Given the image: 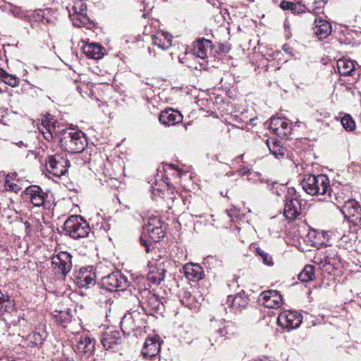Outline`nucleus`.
Masks as SVG:
<instances>
[{
  "mask_svg": "<svg viewBox=\"0 0 361 361\" xmlns=\"http://www.w3.org/2000/svg\"><path fill=\"white\" fill-rule=\"evenodd\" d=\"M59 142L61 148L70 154H80L87 145L85 134L74 130H62Z\"/></svg>",
  "mask_w": 361,
  "mask_h": 361,
  "instance_id": "f257e3e1",
  "label": "nucleus"
},
{
  "mask_svg": "<svg viewBox=\"0 0 361 361\" xmlns=\"http://www.w3.org/2000/svg\"><path fill=\"white\" fill-rule=\"evenodd\" d=\"M303 190L310 195H326L330 186L329 179L324 174L306 175L300 183Z\"/></svg>",
  "mask_w": 361,
  "mask_h": 361,
  "instance_id": "f03ea898",
  "label": "nucleus"
},
{
  "mask_svg": "<svg viewBox=\"0 0 361 361\" xmlns=\"http://www.w3.org/2000/svg\"><path fill=\"white\" fill-rule=\"evenodd\" d=\"M64 232L74 239L87 237L90 231L88 223L78 215L68 217L63 226Z\"/></svg>",
  "mask_w": 361,
  "mask_h": 361,
  "instance_id": "7ed1b4c3",
  "label": "nucleus"
},
{
  "mask_svg": "<svg viewBox=\"0 0 361 361\" xmlns=\"http://www.w3.org/2000/svg\"><path fill=\"white\" fill-rule=\"evenodd\" d=\"M69 166V161L61 154L48 155L45 160L47 171L56 177L65 175L68 172Z\"/></svg>",
  "mask_w": 361,
  "mask_h": 361,
  "instance_id": "20e7f679",
  "label": "nucleus"
},
{
  "mask_svg": "<svg viewBox=\"0 0 361 361\" xmlns=\"http://www.w3.org/2000/svg\"><path fill=\"white\" fill-rule=\"evenodd\" d=\"M24 199L35 207L49 209L51 200L48 192H44L38 185H31L24 191Z\"/></svg>",
  "mask_w": 361,
  "mask_h": 361,
  "instance_id": "39448f33",
  "label": "nucleus"
},
{
  "mask_svg": "<svg viewBox=\"0 0 361 361\" xmlns=\"http://www.w3.org/2000/svg\"><path fill=\"white\" fill-rule=\"evenodd\" d=\"M102 286L109 291H123L129 286L128 278L120 271H114L102 277Z\"/></svg>",
  "mask_w": 361,
  "mask_h": 361,
  "instance_id": "423d86ee",
  "label": "nucleus"
},
{
  "mask_svg": "<svg viewBox=\"0 0 361 361\" xmlns=\"http://www.w3.org/2000/svg\"><path fill=\"white\" fill-rule=\"evenodd\" d=\"M299 197L300 195L294 188L288 190V197L286 196L283 209V214L286 219L294 220L300 214L301 203Z\"/></svg>",
  "mask_w": 361,
  "mask_h": 361,
  "instance_id": "0eeeda50",
  "label": "nucleus"
},
{
  "mask_svg": "<svg viewBox=\"0 0 361 361\" xmlns=\"http://www.w3.org/2000/svg\"><path fill=\"white\" fill-rule=\"evenodd\" d=\"M340 210L345 219L361 228V206L357 200L348 198V201L341 205Z\"/></svg>",
  "mask_w": 361,
  "mask_h": 361,
  "instance_id": "6e6552de",
  "label": "nucleus"
},
{
  "mask_svg": "<svg viewBox=\"0 0 361 361\" xmlns=\"http://www.w3.org/2000/svg\"><path fill=\"white\" fill-rule=\"evenodd\" d=\"M73 281L78 288H90L96 283V274L93 267L80 268L74 272Z\"/></svg>",
  "mask_w": 361,
  "mask_h": 361,
  "instance_id": "1a4fd4ad",
  "label": "nucleus"
},
{
  "mask_svg": "<svg viewBox=\"0 0 361 361\" xmlns=\"http://www.w3.org/2000/svg\"><path fill=\"white\" fill-rule=\"evenodd\" d=\"M302 321V316L297 311L285 310L278 316L279 324L288 330L299 327Z\"/></svg>",
  "mask_w": 361,
  "mask_h": 361,
  "instance_id": "9d476101",
  "label": "nucleus"
},
{
  "mask_svg": "<svg viewBox=\"0 0 361 361\" xmlns=\"http://www.w3.org/2000/svg\"><path fill=\"white\" fill-rule=\"evenodd\" d=\"M138 300L144 311L152 314V311H157L159 309L161 301L158 296L152 293L149 289H143L139 293Z\"/></svg>",
  "mask_w": 361,
  "mask_h": 361,
  "instance_id": "9b49d317",
  "label": "nucleus"
},
{
  "mask_svg": "<svg viewBox=\"0 0 361 361\" xmlns=\"http://www.w3.org/2000/svg\"><path fill=\"white\" fill-rule=\"evenodd\" d=\"M101 341L104 348L116 351L121 347L124 338L118 330H107L103 333Z\"/></svg>",
  "mask_w": 361,
  "mask_h": 361,
  "instance_id": "f8f14e48",
  "label": "nucleus"
},
{
  "mask_svg": "<svg viewBox=\"0 0 361 361\" xmlns=\"http://www.w3.org/2000/svg\"><path fill=\"white\" fill-rule=\"evenodd\" d=\"M72 256L67 252H60L51 257V264L63 276H66L72 268Z\"/></svg>",
  "mask_w": 361,
  "mask_h": 361,
  "instance_id": "ddd939ff",
  "label": "nucleus"
},
{
  "mask_svg": "<svg viewBox=\"0 0 361 361\" xmlns=\"http://www.w3.org/2000/svg\"><path fill=\"white\" fill-rule=\"evenodd\" d=\"M260 304L271 309L279 308L282 302L281 294L275 290H269L262 292L259 297Z\"/></svg>",
  "mask_w": 361,
  "mask_h": 361,
  "instance_id": "4468645a",
  "label": "nucleus"
},
{
  "mask_svg": "<svg viewBox=\"0 0 361 361\" xmlns=\"http://www.w3.org/2000/svg\"><path fill=\"white\" fill-rule=\"evenodd\" d=\"M146 230L149 237L155 242H159L165 235V227L157 217L149 218L146 224Z\"/></svg>",
  "mask_w": 361,
  "mask_h": 361,
  "instance_id": "2eb2a0df",
  "label": "nucleus"
},
{
  "mask_svg": "<svg viewBox=\"0 0 361 361\" xmlns=\"http://www.w3.org/2000/svg\"><path fill=\"white\" fill-rule=\"evenodd\" d=\"M348 192V188H338L336 187L329 188V191L326 193V196L324 199L326 201H329L336 205L338 207H341L339 204H344L348 201V198H350L347 193Z\"/></svg>",
  "mask_w": 361,
  "mask_h": 361,
  "instance_id": "dca6fc26",
  "label": "nucleus"
},
{
  "mask_svg": "<svg viewBox=\"0 0 361 361\" xmlns=\"http://www.w3.org/2000/svg\"><path fill=\"white\" fill-rule=\"evenodd\" d=\"M75 347L78 352L82 355H92L95 350V340L87 335H80L75 338Z\"/></svg>",
  "mask_w": 361,
  "mask_h": 361,
  "instance_id": "f3484780",
  "label": "nucleus"
},
{
  "mask_svg": "<svg viewBox=\"0 0 361 361\" xmlns=\"http://www.w3.org/2000/svg\"><path fill=\"white\" fill-rule=\"evenodd\" d=\"M269 128L279 137H286L290 133L289 123L281 118L271 117Z\"/></svg>",
  "mask_w": 361,
  "mask_h": 361,
  "instance_id": "a211bd4d",
  "label": "nucleus"
},
{
  "mask_svg": "<svg viewBox=\"0 0 361 361\" xmlns=\"http://www.w3.org/2000/svg\"><path fill=\"white\" fill-rule=\"evenodd\" d=\"M212 41L204 37L199 38L193 43L192 54L202 59L207 57L208 52L212 50Z\"/></svg>",
  "mask_w": 361,
  "mask_h": 361,
  "instance_id": "6ab92c4d",
  "label": "nucleus"
},
{
  "mask_svg": "<svg viewBox=\"0 0 361 361\" xmlns=\"http://www.w3.org/2000/svg\"><path fill=\"white\" fill-rule=\"evenodd\" d=\"M159 120L162 124L170 126L180 123L183 116L178 111L167 109L161 112Z\"/></svg>",
  "mask_w": 361,
  "mask_h": 361,
  "instance_id": "aec40b11",
  "label": "nucleus"
},
{
  "mask_svg": "<svg viewBox=\"0 0 361 361\" xmlns=\"http://www.w3.org/2000/svg\"><path fill=\"white\" fill-rule=\"evenodd\" d=\"M160 350V343L155 337H148L146 338L142 353L145 358H152L157 356Z\"/></svg>",
  "mask_w": 361,
  "mask_h": 361,
  "instance_id": "412c9836",
  "label": "nucleus"
},
{
  "mask_svg": "<svg viewBox=\"0 0 361 361\" xmlns=\"http://www.w3.org/2000/svg\"><path fill=\"white\" fill-rule=\"evenodd\" d=\"M314 32L319 39H326L332 32L331 24L321 18L314 20Z\"/></svg>",
  "mask_w": 361,
  "mask_h": 361,
  "instance_id": "4be33fe9",
  "label": "nucleus"
},
{
  "mask_svg": "<svg viewBox=\"0 0 361 361\" xmlns=\"http://www.w3.org/2000/svg\"><path fill=\"white\" fill-rule=\"evenodd\" d=\"M185 275L190 281H197L204 276V271L198 264L188 263L183 267Z\"/></svg>",
  "mask_w": 361,
  "mask_h": 361,
  "instance_id": "5701e85b",
  "label": "nucleus"
},
{
  "mask_svg": "<svg viewBox=\"0 0 361 361\" xmlns=\"http://www.w3.org/2000/svg\"><path fill=\"white\" fill-rule=\"evenodd\" d=\"M173 37L167 32H159L152 36V43L162 50H166L171 47Z\"/></svg>",
  "mask_w": 361,
  "mask_h": 361,
  "instance_id": "b1692460",
  "label": "nucleus"
},
{
  "mask_svg": "<svg viewBox=\"0 0 361 361\" xmlns=\"http://www.w3.org/2000/svg\"><path fill=\"white\" fill-rule=\"evenodd\" d=\"M104 48L98 44L90 43L85 44L83 48V53L90 59H99L104 56Z\"/></svg>",
  "mask_w": 361,
  "mask_h": 361,
  "instance_id": "393cba45",
  "label": "nucleus"
},
{
  "mask_svg": "<svg viewBox=\"0 0 361 361\" xmlns=\"http://www.w3.org/2000/svg\"><path fill=\"white\" fill-rule=\"evenodd\" d=\"M337 68L339 74L343 76L353 75L355 72L354 62L348 59H339L337 61Z\"/></svg>",
  "mask_w": 361,
  "mask_h": 361,
  "instance_id": "a878e982",
  "label": "nucleus"
},
{
  "mask_svg": "<svg viewBox=\"0 0 361 361\" xmlns=\"http://www.w3.org/2000/svg\"><path fill=\"white\" fill-rule=\"evenodd\" d=\"M121 327L123 332L127 331L130 334L135 331L140 326L136 323L132 314H126L121 321Z\"/></svg>",
  "mask_w": 361,
  "mask_h": 361,
  "instance_id": "bb28decb",
  "label": "nucleus"
},
{
  "mask_svg": "<svg viewBox=\"0 0 361 361\" xmlns=\"http://www.w3.org/2000/svg\"><path fill=\"white\" fill-rule=\"evenodd\" d=\"M46 338V334L43 330L39 331H32L28 334L26 341L27 345L30 347H35L43 343Z\"/></svg>",
  "mask_w": 361,
  "mask_h": 361,
  "instance_id": "cd10ccee",
  "label": "nucleus"
},
{
  "mask_svg": "<svg viewBox=\"0 0 361 361\" xmlns=\"http://www.w3.org/2000/svg\"><path fill=\"white\" fill-rule=\"evenodd\" d=\"M298 279L302 282H309L315 278L314 267L307 264L305 266L302 271L298 274Z\"/></svg>",
  "mask_w": 361,
  "mask_h": 361,
  "instance_id": "c85d7f7f",
  "label": "nucleus"
},
{
  "mask_svg": "<svg viewBox=\"0 0 361 361\" xmlns=\"http://www.w3.org/2000/svg\"><path fill=\"white\" fill-rule=\"evenodd\" d=\"M227 334L228 331L225 327L219 328L216 331L215 334L212 335V338H204L200 341L201 344L202 345V348L204 349L209 348V347L214 345V343L212 341V339H214L216 342L217 338L223 337Z\"/></svg>",
  "mask_w": 361,
  "mask_h": 361,
  "instance_id": "c756f323",
  "label": "nucleus"
},
{
  "mask_svg": "<svg viewBox=\"0 0 361 361\" xmlns=\"http://www.w3.org/2000/svg\"><path fill=\"white\" fill-rule=\"evenodd\" d=\"M267 145L270 152L276 158L283 157L285 149L281 146V142L279 140H276L273 141L271 145H270L269 140H267Z\"/></svg>",
  "mask_w": 361,
  "mask_h": 361,
  "instance_id": "7c9ffc66",
  "label": "nucleus"
},
{
  "mask_svg": "<svg viewBox=\"0 0 361 361\" xmlns=\"http://www.w3.org/2000/svg\"><path fill=\"white\" fill-rule=\"evenodd\" d=\"M180 301L183 305L188 307L191 310H196L197 309V306L195 302L194 297H192L191 293L188 291H184L183 293Z\"/></svg>",
  "mask_w": 361,
  "mask_h": 361,
  "instance_id": "2f4dec72",
  "label": "nucleus"
},
{
  "mask_svg": "<svg viewBox=\"0 0 361 361\" xmlns=\"http://www.w3.org/2000/svg\"><path fill=\"white\" fill-rule=\"evenodd\" d=\"M298 4H295V3H293L292 1H282L280 4V7L283 9V10H290V11H293L294 13H303L305 12V10H304V6H300L299 5V9H298Z\"/></svg>",
  "mask_w": 361,
  "mask_h": 361,
  "instance_id": "473e14b6",
  "label": "nucleus"
},
{
  "mask_svg": "<svg viewBox=\"0 0 361 361\" xmlns=\"http://www.w3.org/2000/svg\"><path fill=\"white\" fill-rule=\"evenodd\" d=\"M357 237L355 233H349V234H344L339 240L340 245L345 246L347 248L351 247L353 243L355 242Z\"/></svg>",
  "mask_w": 361,
  "mask_h": 361,
  "instance_id": "72a5a7b5",
  "label": "nucleus"
},
{
  "mask_svg": "<svg viewBox=\"0 0 361 361\" xmlns=\"http://www.w3.org/2000/svg\"><path fill=\"white\" fill-rule=\"evenodd\" d=\"M290 188H288L286 185L279 184L278 183H274L272 186V191L274 193H276L279 196H281L285 195L286 197H288V190Z\"/></svg>",
  "mask_w": 361,
  "mask_h": 361,
  "instance_id": "f704fd0d",
  "label": "nucleus"
},
{
  "mask_svg": "<svg viewBox=\"0 0 361 361\" xmlns=\"http://www.w3.org/2000/svg\"><path fill=\"white\" fill-rule=\"evenodd\" d=\"M343 128L348 131H352L355 128V123L350 115H345L341 120Z\"/></svg>",
  "mask_w": 361,
  "mask_h": 361,
  "instance_id": "c9c22d12",
  "label": "nucleus"
},
{
  "mask_svg": "<svg viewBox=\"0 0 361 361\" xmlns=\"http://www.w3.org/2000/svg\"><path fill=\"white\" fill-rule=\"evenodd\" d=\"M165 269H161L156 274H150L148 275V279L155 284H159L165 278Z\"/></svg>",
  "mask_w": 361,
  "mask_h": 361,
  "instance_id": "e433bc0d",
  "label": "nucleus"
},
{
  "mask_svg": "<svg viewBox=\"0 0 361 361\" xmlns=\"http://www.w3.org/2000/svg\"><path fill=\"white\" fill-rule=\"evenodd\" d=\"M13 309V300H11L8 295H6L4 302H1L0 305V315L3 314V312L12 311Z\"/></svg>",
  "mask_w": 361,
  "mask_h": 361,
  "instance_id": "4c0bfd02",
  "label": "nucleus"
},
{
  "mask_svg": "<svg viewBox=\"0 0 361 361\" xmlns=\"http://www.w3.org/2000/svg\"><path fill=\"white\" fill-rule=\"evenodd\" d=\"M326 1L325 0L315 1L312 7V13L314 15H319L324 13V8Z\"/></svg>",
  "mask_w": 361,
  "mask_h": 361,
  "instance_id": "58836bf2",
  "label": "nucleus"
},
{
  "mask_svg": "<svg viewBox=\"0 0 361 361\" xmlns=\"http://www.w3.org/2000/svg\"><path fill=\"white\" fill-rule=\"evenodd\" d=\"M257 255L262 258L263 263L267 266L273 265L272 257L270 255L265 252L261 248L258 247L256 250Z\"/></svg>",
  "mask_w": 361,
  "mask_h": 361,
  "instance_id": "ea45409f",
  "label": "nucleus"
},
{
  "mask_svg": "<svg viewBox=\"0 0 361 361\" xmlns=\"http://www.w3.org/2000/svg\"><path fill=\"white\" fill-rule=\"evenodd\" d=\"M230 301H231V307L234 309H238L241 306L244 307L245 304V301L240 295H236L234 298H233L232 296H229L228 298V302Z\"/></svg>",
  "mask_w": 361,
  "mask_h": 361,
  "instance_id": "a19ab883",
  "label": "nucleus"
},
{
  "mask_svg": "<svg viewBox=\"0 0 361 361\" xmlns=\"http://www.w3.org/2000/svg\"><path fill=\"white\" fill-rule=\"evenodd\" d=\"M6 84L8 85L11 87H17L19 84V80L16 76L13 75H10L8 73H6V75L4 76V78L2 80Z\"/></svg>",
  "mask_w": 361,
  "mask_h": 361,
  "instance_id": "79ce46f5",
  "label": "nucleus"
},
{
  "mask_svg": "<svg viewBox=\"0 0 361 361\" xmlns=\"http://www.w3.org/2000/svg\"><path fill=\"white\" fill-rule=\"evenodd\" d=\"M42 124L43 125V128L46 130V132H44L43 129H39V131L42 133V134L44 135V137L48 140L51 141L54 138L52 133L50 131V129L47 127L46 125L44 124V122L42 121Z\"/></svg>",
  "mask_w": 361,
  "mask_h": 361,
  "instance_id": "37998d69",
  "label": "nucleus"
},
{
  "mask_svg": "<svg viewBox=\"0 0 361 361\" xmlns=\"http://www.w3.org/2000/svg\"><path fill=\"white\" fill-rule=\"evenodd\" d=\"M56 317L57 321L63 326H65V324L69 321L68 314L66 312H60L59 315L56 316Z\"/></svg>",
  "mask_w": 361,
  "mask_h": 361,
  "instance_id": "c03bdc74",
  "label": "nucleus"
},
{
  "mask_svg": "<svg viewBox=\"0 0 361 361\" xmlns=\"http://www.w3.org/2000/svg\"><path fill=\"white\" fill-rule=\"evenodd\" d=\"M140 243L143 247H145V252L149 253L150 252V246L152 245L151 243L144 238L142 236H141L140 238Z\"/></svg>",
  "mask_w": 361,
  "mask_h": 361,
  "instance_id": "a18cd8bd",
  "label": "nucleus"
},
{
  "mask_svg": "<svg viewBox=\"0 0 361 361\" xmlns=\"http://www.w3.org/2000/svg\"><path fill=\"white\" fill-rule=\"evenodd\" d=\"M11 13H12L14 16L18 18H21L23 16L20 8L16 6H14L11 9Z\"/></svg>",
  "mask_w": 361,
  "mask_h": 361,
  "instance_id": "49530a36",
  "label": "nucleus"
},
{
  "mask_svg": "<svg viewBox=\"0 0 361 361\" xmlns=\"http://www.w3.org/2000/svg\"><path fill=\"white\" fill-rule=\"evenodd\" d=\"M238 172L241 176H245L250 173V169L247 167H243L238 169Z\"/></svg>",
  "mask_w": 361,
  "mask_h": 361,
  "instance_id": "de8ad7c7",
  "label": "nucleus"
},
{
  "mask_svg": "<svg viewBox=\"0 0 361 361\" xmlns=\"http://www.w3.org/2000/svg\"><path fill=\"white\" fill-rule=\"evenodd\" d=\"M214 262L219 263V262L216 257L209 256L205 259V263L207 264H212Z\"/></svg>",
  "mask_w": 361,
  "mask_h": 361,
  "instance_id": "09e8293b",
  "label": "nucleus"
},
{
  "mask_svg": "<svg viewBox=\"0 0 361 361\" xmlns=\"http://www.w3.org/2000/svg\"><path fill=\"white\" fill-rule=\"evenodd\" d=\"M6 72L2 69L1 68H0V80H3V79L4 78V76L6 75Z\"/></svg>",
  "mask_w": 361,
  "mask_h": 361,
  "instance_id": "8fccbe9b",
  "label": "nucleus"
},
{
  "mask_svg": "<svg viewBox=\"0 0 361 361\" xmlns=\"http://www.w3.org/2000/svg\"><path fill=\"white\" fill-rule=\"evenodd\" d=\"M6 72L2 69L1 68H0V80H3V79L4 78V76L6 75Z\"/></svg>",
  "mask_w": 361,
  "mask_h": 361,
  "instance_id": "3c124183",
  "label": "nucleus"
},
{
  "mask_svg": "<svg viewBox=\"0 0 361 361\" xmlns=\"http://www.w3.org/2000/svg\"><path fill=\"white\" fill-rule=\"evenodd\" d=\"M16 145L18 146H19V147L23 146L25 147H28V144L27 143H25L23 141H20V142H17Z\"/></svg>",
  "mask_w": 361,
  "mask_h": 361,
  "instance_id": "603ef678",
  "label": "nucleus"
},
{
  "mask_svg": "<svg viewBox=\"0 0 361 361\" xmlns=\"http://www.w3.org/2000/svg\"><path fill=\"white\" fill-rule=\"evenodd\" d=\"M283 50L286 53H289V47L286 45L283 46Z\"/></svg>",
  "mask_w": 361,
  "mask_h": 361,
  "instance_id": "864d4df0",
  "label": "nucleus"
},
{
  "mask_svg": "<svg viewBox=\"0 0 361 361\" xmlns=\"http://www.w3.org/2000/svg\"><path fill=\"white\" fill-rule=\"evenodd\" d=\"M325 263L327 264H329L331 263V261H330V259L329 258V257H326Z\"/></svg>",
  "mask_w": 361,
  "mask_h": 361,
  "instance_id": "5fc2aeb1",
  "label": "nucleus"
},
{
  "mask_svg": "<svg viewBox=\"0 0 361 361\" xmlns=\"http://www.w3.org/2000/svg\"><path fill=\"white\" fill-rule=\"evenodd\" d=\"M83 18H84V20H87L90 22L89 19H86L85 16H83Z\"/></svg>",
  "mask_w": 361,
  "mask_h": 361,
  "instance_id": "6e6d98bb",
  "label": "nucleus"
},
{
  "mask_svg": "<svg viewBox=\"0 0 361 361\" xmlns=\"http://www.w3.org/2000/svg\"><path fill=\"white\" fill-rule=\"evenodd\" d=\"M42 129H43V130H44V132H46V130H45L43 127H42Z\"/></svg>",
  "mask_w": 361,
  "mask_h": 361,
  "instance_id": "4d7b16f0",
  "label": "nucleus"
}]
</instances>
